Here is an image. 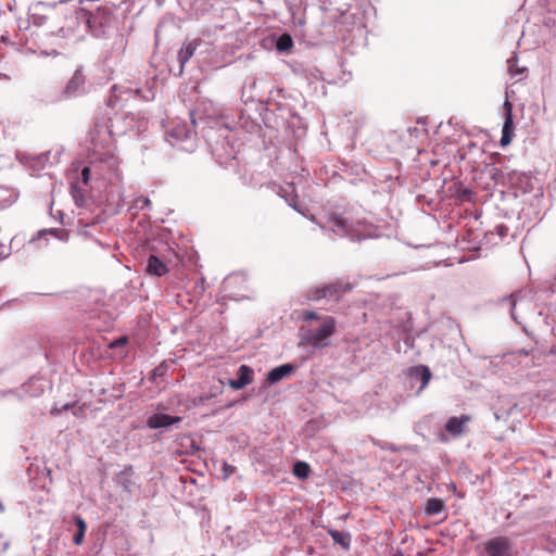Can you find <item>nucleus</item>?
I'll use <instances>...</instances> for the list:
<instances>
[{
    "label": "nucleus",
    "instance_id": "nucleus-1",
    "mask_svg": "<svg viewBox=\"0 0 556 556\" xmlns=\"http://www.w3.org/2000/svg\"><path fill=\"white\" fill-rule=\"evenodd\" d=\"M507 191L502 190L503 199L514 201L511 211L518 218H536L544 203V191L540 180L531 173L510 170L507 173Z\"/></svg>",
    "mask_w": 556,
    "mask_h": 556
},
{
    "label": "nucleus",
    "instance_id": "nucleus-2",
    "mask_svg": "<svg viewBox=\"0 0 556 556\" xmlns=\"http://www.w3.org/2000/svg\"><path fill=\"white\" fill-rule=\"evenodd\" d=\"M189 117L191 125L186 122H179L166 131L169 143L174 146L178 142L190 141L197 136V129L200 128L202 137L211 147L212 154L216 156L217 162L224 167L230 166L231 161L236 159L233 149L231 148L230 151H226V137L222 139L215 137L217 130L227 131L223 123L207 117H199L197 119L192 110L189 111Z\"/></svg>",
    "mask_w": 556,
    "mask_h": 556
},
{
    "label": "nucleus",
    "instance_id": "nucleus-3",
    "mask_svg": "<svg viewBox=\"0 0 556 556\" xmlns=\"http://www.w3.org/2000/svg\"><path fill=\"white\" fill-rule=\"evenodd\" d=\"M86 31H90L96 38L115 36L121 46L124 43V36L117 33L116 17L112 9L106 5L87 11Z\"/></svg>",
    "mask_w": 556,
    "mask_h": 556
},
{
    "label": "nucleus",
    "instance_id": "nucleus-4",
    "mask_svg": "<svg viewBox=\"0 0 556 556\" xmlns=\"http://www.w3.org/2000/svg\"><path fill=\"white\" fill-rule=\"evenodd\" d=\"M324 228L331 230L339 237H346L352 242H361L366 239L379 238L380 231L367 224L351 225L349 220L340 214L329 216Z\"/></svg>",
    "mask_w": 556,
    "mask_h": 556
},
{
    "label": "nucleus",
    "instance_id": "nucleus-5",
    "mask_svg": "<svg viewBox=\"0 0 556 556\" xmlns=\"http://www.w3.org/2000/svg\"><path fill=\"white\" fill-rule=\"evenodd\" d=\"M337 331V321L332 316H325L317 328L302 326L299 329V346L312 345L314 349H324L330 345V338Z\"/></svg>",
    "mask_w": 556,
    "mask_h": 556
},
{
    "label": "nucleus",
    "instance_id": "nucleus-6",
    "mask_svg": "<svg viewBox=\"0 0 556 556\" xmlns=\"http://www.w3.org/2000/svg\"><path fill=\"white\" fill-rule=\"evenodd\" d=\"M87 10L75 9L65 17V24L58 29V35L63 38L72 36L83 37L80 29L86 30Z\"/></svg>",
    "mask_w": 556,
    "mask_h": 556
},
{
    "label": "nucleus",
    "instance_id": "nucleus-7",
    "mask_svg": "<svg viewBox=\"0 0 556 556\" xmlns=\"http://www.w3.org/2000/svg\"><path fill=\"white\" fill-rule=\"evenodd\" d=\"M88 92L86 74L83 66H78L65 85L62 94L65 99L83 97Z\"/></svg>",
    "mask_w": 556,
    "mask_h": 556
},
{
    "label": "nucleus",
    "instance_id": "nucleus-8",
    "mask_svg": "<svg viewBox=\"0 0 556 556\" xmlns=\"http://www.w3.org/2000/svg\"><path fill=\"white\" fill-rule=\"evenodd\" d=\"M514 542L505 535H497L483 543L485 556H511Z\"/></svg>",
    "mask_w": 556,
    "mask_h": 556
},
{
    "label": "nucleus",
    "instance_id": "nucleus-9",
    "mask_svg": "<svg viewBox=\"0 0 556 556\" xmlns=\"http://www.w3.org/2000/svg\"><path fill=\"white\" fill-rule=\"evenodd\" d=\"M504 124L502 128L501 146L505 147L510 143L514 135V115H513V103L505 99L503 103Z\"/></svg>",
    "mask_w": 556,
    "mask_h": 556
},
{
    "label": "nucleus",
    "instance_id": "nucleus-10",
    "mask_svg": "<svg viewBox=\"0 0 556 556\" xmlns=\"http://www.w3.org/2000/svg\"><path fill=\"white\" fill-rule=\"evenodd\" d=\"M432 374L430 368L426 365H416L407 369V378L410 380V382H420V386L417 390L418 394L428 386Z\"/></svg>",
    "mask_w": 556,
    "mask_h": 556
},
{
    "label": "nucleus",
    "instance_id": "nucleus-11",
    "mask_svg": "<svg viewBox=\"0 0 556 556\" xmlns=\"http://www.w3.org/2000/svg\"><path fill=\"white\" fill-rule=\"evenodd\" d=\"M182 417L170 416L163 413H154L147 418V427L150 429L168 428L173 425L181 422Z\"/></svg>",
    "mask_w": 556,
    "mask_h": 556
},
{
    "label": "nucleus",
    "instance_id": "nucleus-12",
    "mask_svg": "<svg viewBox=\"0 0 556 556\" xmlns=\"http://www.w3.org/2000/svg\"><path fill=\"white\" fill-rule=\"evenodd\" d=\"M296 369V366L292 363H286L274 367L267 372L266 381L269 386L276 384L282 379L289 377Z\"/></svg>",
    "mask_w": 556,
    "mask_h": 556
},
{
    "label": "nucleus",
    "instance_id": "nucleus-13",
    "mask_svg": "<svg viewBox=\"0 0 556 556\" xmlns=\"http://www.w3.org/2000/svg\"><path fill=\"white\" fill-rule=\"evenodd\" d=\"M253 381V370L245 364L239 366L236 379H229L228 386L233 390H241Z\"/></svg>",
    "mask_w": 556,
    "mask_h": 556
},
{
    "label": "nucleus",
    "instance_id": "nucleus-14",
    "mask_svg": "<svg viewBox=\"0 0 556 556\" xmlns=\"http://www.w3.org/2000/svg\"><path fill=\"white\" fill-rule=\"evenodd\" d=\"M138 92V89H130L123 86H113L108 100L109 106H116L119 102L127 101Z\"/></svg>",
    "mask_w": 556,
    "mask_h": 556
},
{
    "label": "nucleus",
    "instance_id": "nucleus-15",
    "mask_svg": "<svg viewBox=\"0 0 556 556\" xmlns=\"http://www.w3.org/2000/svg\"><path fill=\"white\" fill-rule=\"evenodd\" d=\"M279 195L286 200L289 206H291L298 213L304 215V206L299 201L298 194L294 192L292 185H287L286 188L280 187Z\"/></svg>",
    "mask_w": 556,
    "mask_h": 556
},
{
    "label": "nucleus",
    "instance_id": "nucleus-16",
    "mask_svg": "<svg viewBox=\"0 0 556 556\" xmlns=\"http://www.w3.org/2000/svg\"><path fill=\"white\" fill-rule=\"evenodd\" d=\"M509 228L504 224H498L494 227L493 230H488L484 232L483 241L486 244L497 245L508 236Z\"/></svg>",
    "mask_w": 556,
    "mask_h": 556
},
{
    "label": "nucleus",
    "instance_id": "nucleus-17",
    "mask_svg": "<svg viewBox=\"0 0 556 556\" xmlns=\"http://www.w3.org/2000/svg\"><path fill=\"white\" fill-rule=\"evenodd\" d=\"M325 286L326 299L339 301L346 292L352 290L350 283H342L340 281L331 282Z\"/></svg>",
    "mask_w": 556,
    "mask_h": 556
},
{
    "label": "nucleus",
    "instance_id": "nucleus-18",
    "mask_svg": "<svg viewBox=\"0 0 556 556\" xmlns=\"http://www.w3.org/2000/svg\"><path fill=\"white\" fill-rule=\"evenodd\" d=\"M168 271L166 264L156 255L150 254L147 260V273L150 276L162 277Z\"/></svg>",
    "mask_w": 556,
    "mask_h": 556
},
{
    "label": "nucleus",
    "instance_id": "nucleus-19",
    "mask_svg": "<svg viewBox=\"0 0 556 556\" xmlns=\"http://www.w3.org/2000/svg\"><path fill=\"white\" fill-rule=\"evenodd\" d=\"M470 420V416L462 415L460 417H450L445 424V430L457 437L464 432V426Z\"/></svg>",
    "mask_w": 556,
    "mask_h": 556
},
{
    "label": "nucleus",
    "instance_id": "nucleus-20",
    "mask_svg": "<svg viewBox=\"0 0 556 556\" xmlns=\"http://www.w3.org/2000/svg\"><path fill=\"white\" fill-rule=\"evenodd\" d=\"M271 41L275 45V49L279 53H288L293 48V39L291 35H289L288 33H283L280 35L274 34L271 36Z\"/></svg>",
    "mask_w": 556,
    "mask_h": 556
},
{
    "label": "nucleus",
    "instance_id": "nucleus-21",
    "mask_svg": "<svg viewBox=\"0 0 556 556\" xmlns=\"http://www.w3.org/2000/svg\"><path fill=\"white\" fill-rule=\"evenodd\" d=\"M483 175L490 178L494 182V186L507 185V173H504L494 164H486L483 169Z\"/></svg>",
    "mask_w": 556,
    "mask_h": 556
},
{
    "label": "nucleus",
    "instance_id": "nucleus-22",
    "mask_svg": "<svg viewBox=\"0 0 556 556\" xmlns=\"http://www.w3.org/2000/svg\"><path fill=\"white\" fill-rule=\"evenodd\" d=\"M425 514L427 516H438L446 511L445 502L439 497H431L426 501Z\"/></svg>",
    "mask_w": 556,
    "mask_h": 556
},
{
    "label": "nucleus",
    "instance_id": "nucleus-23",
    "mask_svg": "<svg viewBox=\"0 0 556 556\" xmlns=\"http://www.w3.org/2000/svg\"><path fill=\"white\" fill-rule=\"evenodd\" d=\"M224 391V383L222 380L218 381V383L212 386L208 390V392H205L197 397H194L192 400L193 404L197 406V405H204L206 404L210 400L218 396L219 394H222Z\"/></svg>",
    "mask_w": 556,
    "mask_h": 556
},
{
    "label": "nucleus",
    "instance_id": "nucleus-24",
    "mask_svg": "<svg viewBox=\"0 0 556 556\" xmlns=\"http://www.w3.org/2000/svg\"><path fill=\"white\" fill-rule=\"evenodd\" d=\"M20 192L16 189L0 185V210L11 206L18 199Z\"/></svg>",
    "mask_w": 556,
    "mask_h": 556
},
{
    "label": "nucleus",
    "instance_id": "nucleus-25",
    "mask_svg": "<svg viewBox=\"0 0 556 556\" xmlns=\"http://www.w3.org/2000/svg\"><path fill=\"white\" fill-rule=\"evenodd\" d=\"M199 45L200 42L197 40L184 43V46L178 52V62L180 64L181 70L184 68L185 64L193 56Z\"/></svg>",
    "mask_w": 556,
    "mask_h": 556
},
{
    "label": "nucleus",
    "instance_id": "nucleus-26",
    "mask_svg": "<svg viewBox=\"0 0 556 556\" xmlns=\"http://www.w3.org/2000/svg\"><path fill=\"white\" fill-rule=\"evenodd\" d=\"M132 473V466L129 465L126 466L117 476L122 490L129 494L132 493L135 488Z\"/></svg>",
    "mask_w": 556,
    "mask_h": 556
},
{
    "label": "nucleus",
    "instance_id": "nucleus-27",
    "mask_svg": "<svg viewBox=\"0 0 556 556\" xmlns=\"http://www.w3.org/2000/svg\"><path fill=\"white\" fill-rule=\"evenodd\" d=\"M338 26H341V24H338ZM339 31L341 33L343 41L353 42L356 38L362 39L365 34V27L362 23H354L352 28L346 31L342 27L339 28Z\"/></svg>",
    "mask_w": 556,
    "mask_h": 556
},
{
    "label": "nucleus",
    "instance_id": "nucleus-28",
    "mask_svg": "<svg viewBox=\"0 0 556 556\" xmlns=\"http://www.w3.org/2000/svg\"><path fill=\"white\" fill-rule=\"evenodd\" d=\"M525 298L526 295L523 294L522 291H518V292H515L513 294H510L508 301L510 303V315L513 317V319L521 325V321L519 320L518 316L516 315V307L518 305H525V304H529L527 301H525Z\"/></svg>",
    "mask_w": 556,
    "mask_h": 556
},
{
    "label": "nucleus",
    "instance_id": "nucleus-29",
    "mask_svg": "<svg viewBox=\"0 0 556 556\" xmlns=\"http://www.w3.org/2000/svg\"><path fill=\"white\" fill-rule=\"evenodd\" d=\"M329 535L336 544H339L344 549H349L351 546V535L350 533H343L336 529L328 530Z\"/></svg>",
    "mask_w": 556,
    "mask_h": 556
},
{
    "label": "nucleus",
    "instance_id": "nucleus-30",
    "mask_svg": "<svg viewBox=\"0 0 556 556\" xmlns=\"http://www.w3.org/2000/svg\"><path fill=\"white\" fill-rule=\"evenodd\" d=\"M71 194L77 207H85L87 205L88 200L83 189L77 186V182H71Z\"/></svg>",
    "mask_w": 556,
    "mask_h": 556
},
{
    "label": "nucleus",
    "instance_id": "nucleus-31",
    "mask_svg": "<svg viewBox=\"0 0 556 556\" xmlns=\"http://www.w3.org/2000/svg\"><path fill=\"white\" fill-rule=\"evenodd\" d=\"M26 165L31 167L34 170H39L45 167L46 163L49 161V157L48 154L41 153L26 156Z\"/></svg>",
    "mask_w": 556,
    "mask_h": 556
},
{
    "label": "nucleus",
    "instance_id": "nucleus-32",
    "mask_svg": "<svg viewBox=\"0 0 556 556\" xmlns=\"http://www.w3.org/2000/svg\"><path fill=\"white\" fill-rule=\"evenodd\" d=\"M100 161L115 177H118V160L116 156L110 153H104L103 156L100 157Z\"/></svg>",
    "mask_w": 556,
    "mask_h": 556
},
{
    "label": "nucleus",
    "instance_id": "nucleus-33",
    "mask_svg": "<svg viewBox=\"0 0 556 556\" xmlns=\"http://www.w3.org/2000/svg\"><path fill=\"white\" fill-rule=\"evenodd\" d=\"M46 235H51L55 239L63 241V242H66L68 240V232L65 229H59V228L41 229L37 233L38 237H42Z\"/></svg>",
    "mask_w": 556,
    "mask_h": 556
},
{
    "label": "nucleus",
    "instance_id": "nucleus-34",
    "mask_svg": "<svg viewBox=\"0 0 556 556\" xmlns=\"http://www.w3.org/2000/svg\"><path fill=\"white\" fill-rule=\"evenodd\" d=\"M174 363L173 361L170 362H167V361H163L161 364H159L152 371H151V375H150V380L155 382L157 378H162L164 377L168 369H169V365Z\"/></svg>",
    "mask_w": 556,
    "mask_h": 556
},
{
    "label": "nucleus",
    "instance_id": "nucleus-35",
    "mask_svg": "<svg viewBox=\"0 0 556 556\" xmlns=\"http://www.w3.org/2000/svg\"><path fill=\"white\" fill-rule=\"evenodd\" d=\"M306 299L308 301H320L326 299L325 286L312 287L306 291Z\"/></svg>",
    "mask_w": 556,
    "mask_h": 556
},
{
    "label": "nucleus",
    "instance_id": "nucleus-36",
    "mask_svg": "<svg viewBox=\"0 0 556 556\" xmlns=\"http://www.w3.org/2000/svg\"><path fill=\"white\" fill-rule=\"evenodd\" d=\"M311 468L305 462H296L293 466V473L300 479H306L309 475Z\"/></svg>",
    "mask_w": 556,
    "mask_h": 556
},
{
    "label": "nucleus",
    "instance_id": "nucleus-37",
    "mask_svg": "<svg viewBox=\"0 0 556 556\" xmlns=\"http://www.w3.org/2000/svg\"><path fill=\"white\" fill-rule=\"evenodd\" d=\"M455 193L462 201H472L471 189L462 184L455 185Z\"/></svg>",
    "mask_w": 556,
    "mask_h": 556
},
{
    "label": "nucleus",
    "instance_id": "nucleus-38",
    "mask_svg": "<svg viewBox=\"0 0 556 556\" xmlns=\"http://www.w3.org/2000/svg\"><path fill=\"white\" fill-rule=\"evenodd\" d=\"M90 173H91V167L90 166H84L80 170V174L77 178V180L75 182H77V186H79V184H83V185H87L90 180Z\"/></svg>",
    "mask_w": 556,
    "mask_h": 556
},
{
    "label": "nucleus",
    "instance_id": "nucleus-39",
    "mask_svg": "<svg viewBox=\"0 0 556 556\" xmlns=\"http://www.w3.org/2000/svg\"><path fill=\"white\" fill-rule=\"evenodd\" d=\"M372 443H374V445H376L377 447H379L380 450H383V451H389L392 453H395L399 451V447L394 443H391V442H381L379 440L372 439Z\"/></svg>",
    "mask_w": 556,
    "mask_h": 556
},
{
    "label": "nucleus",
    "instance_id": "nucleus-40",
    "mask_svg": "<svg viewBox=\"0 0 556 556\" xmlns=\"http://www.w3.org/2000/svg\"><path fill=\"white\" fill-rule=\"evenodd\" d=\"M326 315H320L318 314L317 312L315 311H304L302 313V319L304 321H309V320H319L320 324L323 323V318H325Z\"/></svg>",
    "mask_w": 556,
    "mask_h": 556
},
{
    "label": "nucleus",
    "instance_id": "nucleus-41",
    "mask_svg": "<svg viewBox=\"0 0 556 556\" xmlns=\"http://www.w3.org/2000/svg\"><path fill=\"white\" fill-rule=\"evenodd\" d=\"M73 520L75 526L77 527V531L85 532L87 531V522L80 515H74Z\"/></svg>",
    "mask_w": 556,
    "mask_h": 556
},
{
    "label": "nucleus",
    "instance_id": "nucleus-42",
    "mask_svg": "<svg viewBox=\"0 0 556 556\" xmlns=\"http://www.w3.org/2000/svg\"><path fill=\"white\" fill-rule=\"evenodd\" d=\"M517 61V58L516 56H513L510 59L507 60L508 62V72L511 74V75H515V74H520L522 73L526 68H519L515 62Z\"/></svg>",
    "mask_w": 556,
    "mask_h": 556
},
{
    "label": "nucleus",
    "instance_id": "nucleus-43",
    "mask_svg": "<svg viewBox=\"0 0 556 556\" xmlns=\"http://www.w3.org/2000/svg\"><path fill=\"white\" fill-rule=\"evenodd\" d=\"M128 342V338L126 336L118 337L117 339L111 341L109 343L110 349H118L124 346Z\"/></svg>",
    "mask_w": 556,
    "mask_h": 556
},
{
    "label": "nucleus",
    "instance_id": "nucleus-44",
    "mask_svg": "<svg viewBox=\"0 0 556 556\" xmlns=\"http://www.w3.org/2000/svg\"><path fill=\"white\" fill-rule=\"evenodd\" d=\"M74 407H75V403H66V404L62 405L61 407L54 406L51 409V415H60L63 412H66V410L72 409Z\"/></svg>",
    "mask_w": 556,
    "mask_h": 556
},
{
    "label": "nucleus",
    "instance_id": "nucleus-45",
    "mask_svg": "<svg viewBox=\"0 0 556 556\" xmlns=\"http://www.w3.org/2000/svg\"><path fill=\"white\" fill-rule=\"evenodd\" d=\"M136 205L141 210L151 208V200L147 197H140L136 200Z\"/></svg>",
    "mask_w": 556,
    "mask_h": 556
},
{
    "label": "nucleus",
    "instance_id": "nucleus-46",
    "mask_svg": "<svg viewBox=\"0 0 556 556\" xmlns=\"http://www.w3.org/2000/svg\"><path fill=\"white\" fill-rule=\"evenodd\" d=\"M238 280H241V277L238 275L228 276L223 282L224 290H228Z\"/></svg>",
    "mask_w": 556,
    "mask_h": 556
},
{
    "label": "nucleus",
    "instance_id": "nucleus-47",
    "mask_svg": "<svg viewBox=\"0 0 556 556\" xmlns=\"http://www.w3.org/2000/svg\"><path fill=\"white\" fill-rule=\"evenodd\" d=\"M85 532H79L77 531L74 535H73V543L75 545H81L83 542H84V539H85Z\"/></svg>",
    "mask_w": 556,
    "mask_h": 556
},
{
    "label": "nucleus",
    "instance_id": "nucleus-48",
    "mask_svg": "<svg viewBox=\"0 0 556 556\" xmlns=\"http://www.w3.org/2000/svg\"><path fill=\"white\" fill-rule=\"evenodd\" d=\"M72 409H73V415H74V416H76V417L80 416V415L84 413V409H83V407H81V406H79V407H76V406H75V407H74V408H72Z\"/></svg>",
    "mask_w": 556,
    "mask_h": 556
},
{
    "label": "nucleus",
    "instance_id": "nucleus-49",
    "mask_svg": "<svg viewBox=\"0 0 556 556\" xmlns=\"http://www.w3.org/2000/svg\"><path fill=\"white\" fill-rule=\"evenodd\" d=\"M236 403H237L236 401H231V402H229V403H227V404H225V405L220 406V407H219V409H229V408H231L232 406H235V404H236Z\"/></svg>",
    "mask_w": 556,
    "mask_h": 556
},
{
    "label": "nucleus",
    "instance_id": "nucleus-50",
    "mask_svg": "<svg viewBox=\"0 0 556 556\" xmlns=\"http://www.w3.org/2000/svg\"><path fill=\"white\" fill-rule=\"evenodd\" d=\"M392 556H404V553H403V551H402V549H396V551L392 554Z\"/></svg>",
    "mask_w": 556,
    "mask_h": 556
},
{
    "label": "nucleus",
    "instance_id": "nucleus-51",
    "mask_svg": "<svg viewBox=\"0 0 556 556\" xmlns=\"http://www.w3.org/2000/svg\"><path fill=\"white\" fill-rule=\"evenodd\" d=\"M12 393V390H9V391H0V397L1 396H5L7 394H10Z\"/></svg>",
    "mask_w": 556,
    "mask_h": 556
},
{
    "label": "nucleus",
    "instance_id": "nucleus-52",
    "mask_svg": "<svg viewBox=\"0 0 556 556\" xmlns=\"http://www.w3.org/2000/svg\"><path fill=\"white\" fill-rule=\"evenodd\" d=\"M410 134L417 132L418 129L416 127H408L407 129Z\"/></svg>",
    "mask_w": 556,
    "mask_h": 556
},
{
    "label": "nucleus",
    "instance_id": "nucleus-53",
    "mask_svg": "<svg viewBox=\"0 0 556 556\" xmlns=\"http://www.w3.org/2000/svg\"><path fill=\"white\" fill-rule=\"evenodd\" d=\"M7 39H8V37L2 35V36L0 37V45H1V43H3V42H5V40H7Z\"/></svg>",
    "mask_w": 556,
    "mask_h": 556
},
{
    "label": "nucleus",
    "instance_id": "nucleus-54",
    "mask_svg": "<svg viewBox=\"0 0 556 556\" xmlns=\"http://www.w3.org/2000/svg\"><path fill=\"white\" fill-rule=\"evenodd\" d=\"M140 127H142V129H143V130H146L147 123H141V124H140Z\"/></svg>",
    "mask_w": 556,
    "mask_h": 556
},
{
    "label": "nucleus",
    "instance_id": "nucleus-55",
    "mask_svg": "<svg viewBox=\"0 0 556 556\" xmlns=\"http://www.w3.org/2000/svg\"><path fill=\"white\" fill-rule=\"evenodd\" d=\"M416 556H426L424 552H418Z\"/></svg>",
    "mask_w": 556,
    "mask_h": 556
},
{
    "label": "nucleus",
    "instance_id": "nucleus-56",
    "mask_svg": "<svg viewBox=\"0 0 556 556\" xmlns=\"http://www.w3.org/2000/svg\"><path fill=\"white\" fill-rule=\"evenodd\" d=\"M94 241H96V243H98L99 245H101V242H100L98 239H96Z\"/></svg>",
    "mask_w": 556,
    "mask_h": 556
}]
</instances>
